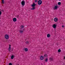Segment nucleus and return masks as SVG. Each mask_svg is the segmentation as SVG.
<instances>
[{
	"mask_svg": "<svg viewBox=\"0 0 65 65\" xmlns=\"http://www.w3.org/2000/svg\"><path fill=\"white\" fill-rule=\"evenodd\" d=\"M64 59H65V56L64 57Z\"/></svg>",
	"mask_w": 65,
	"mask_h": 65,
	"instance_id": "nucleus-31",
	"label": "nucleus"
},
{
	"mask_svg": "<svg viewBox=\"0 0 65 65\" xmlns=\"http://www.w3.org/2000/svg\"><path fill=\"white\" fill-rule=\"evenodd\" d=\"M61 3L60 2H59L58 3V4L59 5H61Z\"/></svg>",
	"mask_w": 65,
	"mask_h": 65,
	"instance_id": "nucleus-19",
	"label": "nucleus"
},
{
	"mask_svg": "<svg viewBox=\"0 0 65 65\" xmlns=\"http://www.w3.org/2000/svg\"><path fill=\"white\" fill-rule=\"evenodd\" d=\"M58 8V6H57L56 5L53 8V9L55 10V9L56 10H57V8Z\"/></svg>",
	"mask_w": 65,
	"mask_h": 65,
	"instance_id": "nucleus-6",
	"label": "nucleus"
},
{
	"mask_svg": "<svg viewBox=\"0 0 65 65\" xmlns=\"http://www.w3.org/2000/svg\"><path fill=\"white\" fill-rule=\"evenodd\" d=\"M21 4L23 6H24V5H25V1H22L21 2Z\"/></svg>",
	"mask_w": 65,
	"mask_h": 65,
	"instance_id": "nucleus-3",
	"label": "nucleus"
},
{
	"mask_svg": "<svg viewBox=\"0 0 65 65\" xmlns=\"http://www.w3.org/2000/svg\"><path fill=\"white\" fill-rule=\"evenodd\" d=\"M14 58V56L13 55H12L11 57V59H13Z\"/></svg>",
	"mask_w": 65,
	"mask_h": 65,
	"instance_id": "nucleus-17",
	"label": "nucleus"
},
{
	"mask_svg": "<svg viewBox=\"0 0 65 65\" xmlns=\"http://www.w3.org/2000/svg\"><path fill=\"white\" fill-rule=\"evenodd\" d=\"M44 57L43 56H41L40 58V60H42L44 59Z\"/></svg>",
	"mask_w": 65,
	"mask_h": 65,
	"instance_id": "nucleus-7",
	"label": "nucleus"
},
{
	"mask_svg": "<svg viewBox=\"0 0 65 65\" xmlns=\"http://www.w3.org/2000/svg\"><path fill=\"white\" fill-rule=\"evenodd\" d=\"M44 57H46V58H47V54H45L44 55Z\"/></svg>",
	"mask_w": 65,
	"mask_h": 65,
	"instance_id": "nucleus-11",
	"label": "nucleus"
},
{
	"mask_svg": "<svg viewBox=\"0 0 65 65\" xmlns=\"http://www.w3.org/2000/svg\"><path fill=\"white\" fill-rule=\"evenodd\" d=\"M2 11H3V12H4V11L3 10H2Z\"/></svg>",
	"mask_w": 65,
	"mask_h": 65,
	"instance_id": "nucleus-32",
	"label": "nucleus"
},
{
	"mask_svg": "<svg viewBox=\"0 0 65 65\" xmlns=\"http://www.w3.org/2000/svg\"><path fill=\"white\" fill-rule=\"evenodd\" d=\"M49 60H50V61H53V58L52 57L50 58Z\"/></svg>",
	"mask_w": 65,
	"mask_h": 65,
	"instance_id": "nucleus-13",
	"label": "nucleus"
},
{
	"mask_svg": "<svg viewBox=\"0 0 65 65\" xmlns=\"http://www.w3.org/2000/svg\"><path fill=\"white\" fill-rule=\"evenodd\" d=\"M8 50L10 52H11V46L10 45H9V47L8 49Z\"/></svg>",
	"mask_w": 65,
	"mask_h": 65,
	"instance_id": "nucleus-8",
	"label": "nucleus"
},
{
	"mask_svg": "<svg viewBox=\"0 0 65 65\" xmlns=\"http://www.w3.org/2000/svg\"><path fill=\"white\" fill-rule=\"evenodd\" d=\"M13 22H16L17 21V19L16 18H14L13 19Z\"/></svg>",
	"mask_w": 65,
	"mask_h": 65,
	"instance_id": "nucleus-10",
	"label": "nucleus"
},
{
	"mask_svg": "<svg viewBox=\"0 0 65 65\" xmlns=\"http://www.w3.org/2000/svg\"><path fill=\"white\" fill-rule=\"evenodd\" d=\"M9 65H12V63H9Z\"/></svg>",
	"mask_w": 65,
	"mask_h": 65,
	"instance_id": "nucleus-23",
	"label": "nucleus"
},
{
	"mask_svg": "<svg viewBox=\"0 0 65 65\" xmlns=\"http://www.w3.org/2000/svg\"><path fill=\"white\" fill-rule=\"evenodd\" d=\"M26 44H28L29 43V41H27L26 42Z\"/></svg>",
	"mask_w": 65,
	"mask_h": 65,
	"instance_id": "nucleus-22",
	"label": "nucleus"
},
{
	"mask_svg": "<svg viewBox=\"0 0 65 65\" xmlns=\"http://www.w3.org/2000/svg\"><path fill=\"white\" fill-rule=\"evenodd\" d=\"M2 3L4 4V0H2Z\"/></svg>",
	"mask_w": 65,
	"mask_h": 65,
	"instance_id": "nucleus-21",
	"label": "nucleus"
},
{
	"mask_svg": "<svg viewBox=\"0 0 65 65\" xmlns=\"http://www.w3.org/2000/svg\"><path fill=\"white\" fill-rule=\"evenodd\" d=\"M61 51V50L60 49H59L58 50V52L59 53H60Z\"/></svg>",
	"mask_w": 65,
	"mask_h": 65,
	"instance_id": "nucleus-20",
	"label": "nucleus"
},
{
	"mask_svg": "<svg viewBox=\"0 0 65 65\" xmlns=\"http://www.w3.org/2000/svg\"><path fill=\"white\" fill-rule=\"evenodd\" d=\"M64 26H63V25L62 26V28H64Z\"/></svg>",
	"mask_w": 65,
	"mask_h": 65,
	"instance_id": "nucleus-28",
	"label": "nucleus"
},
{
	"mask_svg": "<svg viewBox=\"0 0 65 65\" xmlns=\"http://www.w3.org/2000/svg\"><path fill=\"white\" fill-rule=\"evenodd\" d=\"M25 28H24L23 29V30L22 31H25Z\"/></svg>",
	"mask_w": 65,
	"mask_h": 65,
	"instance_id": "nucleus-27",
	"label": "nucleus"
},
{
	"mask_svg": "<svg viewBox=\"0 0 65 65\" xmlns=\"http://www.w3.org/2000/svg\"><path fill=\"white\" fill-rule=\"evenodd\" d=\"M13 48L11 50L12 52V51H13Z\"/></svg>",
	"mask_w": 65,
	"mask_h": 65,
	"instance_id": "nucleus-26",
	"label": "nucleus"
},
{
	"mask_svg": "<svg viewBox=\"0 0 65 65\" xmlns=\"http://www.w3.org/2000/svg\"><path fill=\"white\" fill-rule=\"evenodd\" d=\"M25 52H28V49L27 48H25L24 49Z\"/></svg>",
	"mask_w": 65,
	"mask_h": 65,
	"instance_id": "nucleus-12",
	"label": "nucleus"
},
{
	"mask_svg": "<svg viewBox=\"0 0 65 65\" xmlns=\"http://www.w3.org/2000/svg\"><path fill=\"white\" fill-rule=\"evenodd\" d=\"M47 37H48L49 38V37H50V35L49 34H48L47 35Z\"/></svg>",
	"mask_w": 65,
	"mask_h": 65,
	"instance_id": "nucleus-16",
	"label": "nucleus"
},
{
	"mask_svg": "<svg viewBox=\"0 0 65 65\" xmlns=\"http://www.w3.org/2000/svg\"><path fill=\"white\" fill-rule=\"evenodd\" d=\"M24 27L23 25H22L21 26V27L22 29H23V28Z\"/></svg>",
	"mask_w": 65,
	"mask_h": 65,
	"instance_id": "nucleus-18",
	"label": "nucleus"
},
{
	"mask_svg": "<svg viewBox=\"0 0 65 65\" xmlns=\"http://www.w3.org/2000/svg\"><path fill=\"white\" fill-rule=\"evenodd\" d=\"M35 2H37V0H35Z\"/></svg>",
	"mask_w": 65,
	"mask_h": 65,
	"instance_id": "nucleus-25",
	"label": "nucleus"
},
{
	"mask_svg": "<svg viewBox=\"0 0 65 65\" xmlns=\"http://www.w3.org/2000/svg\"><path fill=\"white\" fill-rule=\"evenodd\" d=\"M52 27L54 28H56V24H54L52 26Z\"/></svg>",
	"mask_w": 65,
	"mask_h": 65,
	"instance_id": "nucleus-9",
	"label": "nucleus"
},
{
	"mask_svg": "<svg viewBox=\"0 0 65 65\" xmlns=\"http://www.w3.org/2000/svg\"><path fill=\"white\" fill-rule=\"evenodd\" d=\"M5 38L6 39H9V36L8 35L6 34L5 35Z\"/></svg>",
	"mask_w": 65,
	"mask_h": 65,
	"instance_id": "nucleus-4",
	"label": "nucleus"
},
{
	"mask_svg": "<svg viewBox=\"0 0 65 65\" xmlns=\"http://www.w3.org/2000/svg\"><path fill=\"white\" fill-rule=\"evenodd\" d=\"M19 32L20 33H23V30H19Z\"/></svg>",
	"mask_w": 65,
	"mask_h": 65,
	"instance_id": "nucleus-14",
	"label": "nucleus"
},
{
	"mask_svg": "<svg viewBox=\"0 0 65 65\" xmlns=\"http://www.w3.org/2000/svg\"><path fill=\"white\" fill-rule=\"evenodd\" d=\"M35 5H34V3H33V4L31 5V7H32V8L31 9V10H34L35 9Z\"/></svg>",
	"mask_w": 65,
	"mask_h": 65,
	"instance_id": "nucleus-1",
	"label": "nucleus"
},
{
	"mask_svg": "<svg viewBox=\"0 0 65 65\" xmlns=\"http://www.w3.org/2000/svg\"><path fill=\"white\" fill-rule=\"evenodd\" d=\"M45 62H47V61H48V58H46V59H45Z\"/></svg>",
	"mask_w": 65,
	"mask_h": 65,
	"instance_id": "nucleus-15",
	"label": "nucleus"
},
{
	"mask_svg": "<svg viewBox=\"0 0 65 65\" xmlns=\"http://www.w3.org/2000/svg\"><path fill=\"white\" fill-rule=\"evenodd\" d=\"M1 14H2V12H1V11H0V15H1Z\"/></svg>",
	"mask_w": 65,
	"mask_h": 65,
	"instance_id": "nucleus-24",
	"label": "nucleus"
},
{
	"mask_svg": "<svg viewBox=\"0 0 65 65\" xmlns=\"http://www.w3.org/2000/svg\"><path fill=\"white\" fill-rule=\"evenodd\" d=\"M42 2L41 0H39L38 2V4L39 5H41V4H42Z\"/></svg>",
	"mask_w": 65,
	"mask_h": 65,
	"instance_id": "nucleus-2",
	"label": "nucleus"
},
{
	"mask_svg": "<svg viewBox=\"0 0 65 65\" xmlns=\"http://www.w3.org/2000/svg\"><path fill=\"white\" fill-rule=\"evenodd\" d=\"M19 15H18L17 16V18H19Z\"/></svg>",
	"mask_w": 65,
	"mask_h": 65,
	"instance_id": "nucleus-29",
	"label": "nucleus"
},
{
	"mask_svg": "<svg viewBox=\"0 0 65 65\" xmlns=\"http://www.w3.org/2000/svg\"><path fill=\"white\" fill-rule=\"evenodd\" d=\"M34 5H35V6L36 5V4H35V3H34Z\"/></svg>",
	"mask_w": 65,
	"mask_h": 65,
	"instance_id": "nucleus-30",
	"label": "nucleus"
},
{
	"mask_svg": "<svg viewBox=\"0 0 65 65\" xmlns=\"http://www.w3.org/2000/svg\"><path fill=\"white\" fill-rule=\"evenodd\" d=\"M58 20V19L57 18H55L54 19V21L55 22H57Z\"/></svg>",
	"mask_w": 65,
	"mask_h": 65,
	"instance_id": "nucleus-5",
	"label": "nucleus"
}]
</instances>
